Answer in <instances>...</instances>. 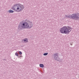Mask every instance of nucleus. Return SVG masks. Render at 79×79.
I'll return each mask as SVG.
<instances>
[{"mask_svg":"<svg viewBox=\"0 0 79 79\" xmlns=\"http://www.w3.org/2000/svg\"><path fill=\"white\" fill-rule=\"evenodd\" d=\"M27 22H25L24 23L23 22H20L19 25V29L20 30H23V28H29V29H31L32 27L33 26L32 23L29 20H27Z\"/></svg>","mask_w":79,"mask_h":79,"instance_id":"1","label":"nucleus"},{"mask_svg":"<svg viewBox=\"0 0 79 79\" xmlns=\"http://www.w3.org/2000/svg\"><path fill=\"white\" fill-rule=\"evenodd\" d=\"M8 12L10 13H14V11L12 10H8Z\"/></svg>","mask_w":79,"mask_h":79,"instance_id":"7","label":"nucleus"},{"mask_svg":"<svg viewBox=\"0 0 79 79\" xmlns=\"http://www.w3.org/2000/svg\"><path fill=\"white\" fill-rule=\"evenodd\" d=\"M23 41L25 43H27V42H28V40H27V38L23 39Z\"/></svg>","mask_w":79,"mask_h":79,"instance_id":"6","label":"nucleus"},{"mask_svg":"<svg viewBox=\"0 0 79 79\" xmlns=\"http://www.w3.org/2000/svg\"><path fill=\"white\" fill-rule=\"evenodd\" d=\"M11 9L12 10H14L17 12H21L24 9V5L19 3L15 4L11 7Z\"/></svg>","mask_w":79,"mask_h":79,"instance_id":"2","label":"nucleus"},{"mask_svg":"<svg viewBox=\"0 0 79 79\" xmlns=\"http://www.w3.org/2000/svg\"><path fill=\"white\" fill-rule=\"evenodd\" d=\"M57 61H59V62H61V60H56Z\"/></svg>","mask_w":79,"mask_h":79,"instance_id":"13","label":"nucleus"},{"mask_svg":"<svg viewBox=\"0 0 79 79\" xmlns=\"http://www.w3.org/2000/svg\"><path fill=\"white\" fill-rule=\"evenodd\" d=\"M65 17L66 18H69L70 17H71V15H65Z\"/></svg>","mask_w":79,"mask_h":79,"instance_id":"9","label":"nucleus"},{"mask_svg":"<svg viewBox=\"0 0 79 79\" xmlns=\"http://www.w3.org/2000/svg\"><path fill=\"white\" fill-rule=\"evenodd\" d=\"M73 79H75L74 78H73Z\"/></svg>","mask_w":79,"mask_h":79,"instance_id":"15","label":"nucleus"},{"mask_svg":"<svg viewBox=\"0 0 79 79\" xmlns=\"http://www.w3.org/2000/svg\"><path fill=\"white\" fill-rule=\"evenodd\" d=\"M19 54L20 55H22V52H21V51H19Z\"/></svg>","mask_w":79,"mask_h":79,"instance_id":"12","label":"nucleus"},{"mask_svg":"<svg viewBox=\"0 0 79 79\" xmlns=\"http://www.w3.org/2000/svg\"><path fill=\"white\" fill-rule=\"evenodd\" d=\"M48 55V52L44 53L43 54L44 56H46Z\"/></svg>","mask_w":79,"mask_h":79,"instance_id":"10","label":"nucleus"},{"mask_svg":"<svg viewBox=\"0 0 79 79\" xmlns=\"http://www.w3.org/2000/svg\"><path fill=\"white\" fill-rule=\"evenodd\" d=\"M40 66L41 68H44V64H40Z\"/></svg>","mask_w":79,"mask_h":79,"instance_id":"8","label":"nucleus"},{"mask_svg":"<svg viewBox=\"0 0 79 79\" xmlns=\"http://www.w3.org/2000/svg\"><path fill=\"white\" fill-rule=\"evenodd\" d=\"M71 30H72V28L70 27L64 26L60 29V31L61 34H69V32L71 31Z\"/></svg>","mask_w":79,"mask_h":79,"instance_id":"3","label":"nucleus"},{"mask_svg":"<svg viewBox=\"0 0 79 79\" xmlns=\"http://www.w3.org/2000/svg\"><path fill=\"white\" fill-rule=\"evenodd\" d=\"M70 45H73V44L71 43V44H70Z\"/></svg>","mask_w":79,"mask_h":79,"instance_id":"14","label":"nucleus"},{"mask_svg":"<svg viewBox=\"0 0 79 79\" xmlns=\"http://www.w3.org/2000/svg\"><path fill=\"white\" fill-rule=\"evenodd\" d=\"M15 55L16 56H18L19 55V54H18V53L17 52L15 53Z\"/></svg>","mask_w":79,"mask_h":79,"instance_id":"11","label":"nucleus"},{"mask_svg":"<svg viewBox=\"0 0 79 79\" xmlns=\"http://www.w3.org/2000/svg\"><path fill=\"white\" fill-rule=\"evenodd\" d=\"M71 17L73 19L78 20V19H79V13H76L73 14L71 15Z\"/></svg>","mask_w":79,"mask_h":79,"instance_id":"4","label":"nucleus"},{"mask_svg":"<svg viewBox=\"0 0 79 79\" xmlns=\"http://www.w3.org/2000/svg\"><path fill=\"white\" fill-rule=\"evenodd\" d=\"M54 57L55 60H56L58 58V54L57 53L55 54Z\"/></svg>","mask_w":79,"mask_h":79,"instance_id":"5","label":"nucleus"}]
</instances>
